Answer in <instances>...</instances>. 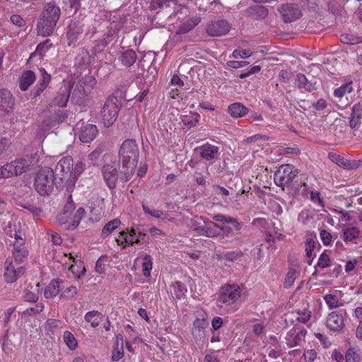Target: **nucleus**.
I'll list each match as a JSON object with an SVG mask.
<instances>
[{
  "label": "nucleus",
  "instance_id": "nucleus-40",
  "mask_svg": "<svg viewBox=\"0 0 362 362\" xmlns=\"http://www.w3.org/2000/svg\"><path fill=\"white\" fill-rule=\"evenodd\" d=\"M320 239L325 246L331 245L332 241L337 238V235H333L325 229H322L320 232Z\"/></svg>",
  "mask_w": 362,
  "mask_h": 362
},
{
  "label": "nucleus",
  "instance_id": "nucleus-27",
  "mask_svg": "<svg viewBox=\"0 0 362 362\" xmlns=\"http://www.w3.org/2000/svg\"><path fill=\"white\" fill-rule=\"evenodd\" d=\"M35 79V74L33 71L27 70L23 71L19 78V87L21 90L23 91L27 90Z\"/></svg>",
  "mask_w": 362,
  "mask_h": 362
},
{
  "label": "nucleus",
  "instance_id": "nucleus-50",
  "mask_svg": "<svg viewBox=\"0 0 362 362\" xmlns=\"http://www.w3.org/2000/svg\"><path fill=\"white\" fill-rule=\"evenodd\" d=\"M331 259L328 255L326 254L325 252H322L319 259L317 264V267H319L321 269H325L326 267L331 266Z\"/></svg>",
  "mask_w": 362,
  "mask_h": 362
},
{
  "label": "nucleus",
  "instance_id": "nucleus-55",
  "mask_svg": "<svg viewBox=\"0 0 362 362\" xmlns=\"http://www.w3.org/2000/svg\"><path fill=\"white\" fill-rule=\"evenodd\" d=\"M296 279V271L294 269H289L288 272L286 274V276L285 278L284 281V287L285 288H290L294 281Z\"/></svg>",
  "mask_w": 362,
  "mask_h": 362
},
{
  "label": "nucleus",
  "instance_id": "nucleus-10",
  "mask_svg": "<svg viewBox=\"0 0 362 362\" xmlns=\"http://www.w3.org/2000/svg\"><path fill=\"white\" fill-rule=\"evenodd\" d=\"M277 11L286 23L296 21L302 16L299 7L294 4H282L278 6Z\"/></svg>",
  "mask_w": 362,
  "mask_h": 362
},
{
  "label": "nucleus",
  "instance_id": "nucleus-15",
  "mask_svg": "<svg viewBox=\"0 0 362 362\" xmlns=\"http://www.w3.org/2000/svg\"><path fill=\"white\" fill-rule=\"evenodd\" d=\"M76 128L79 129L78 136L79 139L83 143H89L92 141L98 134V128L95 125L92 124H81L78 122L76 124Z\"/></svg>",
  "mask_w": 362,
  "mask_h": 362
},
{
  "label": "nucleus",
  "instance_id": "nucleus-63",
  "mask_svg": "<svg viewBox=\"0 0 362 362\" xmlns=\"http://www.w3.org/2000/svg\"><path fill=\"white\" fill-rule=\"evenodd\" d=\"M105 151V146L103 144L99 145L94 151L89 154V158L92 160L98 159Z\"/></svg>",
  "mask_w": 362,
  "mask_h": 362
},
{
  "label": "nucleus",
  "instance_id": "nucleus-8",
  "mask_svg": "<svg viewBox=\"0 0 362 362\" xmlns=\"http://www.w3.org/2000/svg\"><path fill=\"white\" fill-rule=\"evenodd\" d=\"M85 24L78 18H74L69 22L66 32L69 46L76 45L77 40L84 32Z\"/></svg>",
  "mask_w": 362,
  "mask_h": 362
},
{
  "label": "nucleus",
  "instance_id": "nucleus-23",
  "mask_svg": "<svg viewBox=\"0 0 362 362\" xmlns=\"http://www.w3.org/2000/svg\"><path fill=\"white\" fill-rule=\"evenodd\" d=\"M172 6L173 7V13L175 16L178 15V13L181 12V10L185 8L182 5H177L175 0H153L151 3V7L153 9L160 8L163 10H167Z\"/></svg>",
  "mask_w": 362,
  "mask_h": 362
},
{
  "label": "nucleus",
  "instance_id": "nucleus-3",
  "mask_svg": "<svg viewBox=\"0 0 362 362\" xmlns=\"http://www.w3.org/2000/svg\"><path fill=\"white\" fill-rule=\"evenodd\" d=\"M61 16L59 5L53 0L43 5L37 23L38 35L47 37L52 35Z\"/></svg>",
  "mask_w": 362,
  "mask_h": 362
},
{
  "label": "nucleus",
  "instance_id": "nucleus-56",
  "mask_svg": "<svg viewBox=\"0 0 362 362\" xmlns=\"http://www.w3.org/2000/svg\"><path fill=\"white\" fill-rule=\"evenodd\" d=\"M44 309V305L42 303H38L33 307L27 308L23 313L27 315H33L41 313Z\"/></svg>",
  "mask_w": 362,
  "mask_h": 362
},
{
  "label": "nucleus",
  "instance_id": "nucleus-13",
  "mask_svg": "<svg viewBox=\"0 0 362 362\" xmlns=\"http://www.w3.org/2000/svg\"><path fill=\"white\" fill-rule=\"evenodd\" d=\"M4 277L6 283L11 284L15 282L20 276L25 272L23 267H18L17 268L13 264L12 259L8 257L6 259L4 264Z\"/></svg>",
  "mask_w": 362,
  "mask_h": 362
},
{
  "label": "nucleus",
  "instance_id": "nucleus-19",
  "mask_svg": "<svg viewBox=\"0 0 362 362\" xmlns=\"http://www.w3.org/2000/svg\"><path fill=\"white\" fill-rule=\"evenodd\" d=\"M245 16L253 21H260L266 18L269 14L268 8L262 5L250 6L245 11Z\"/></svg>",
  "mask_w": 362,
  "mask_h": 362
},
{
  "label": "nucleus",
  "instance_id": "nucleus-33",
  "mask_svg": "<svg viewBox=\"0 0 362 362\" xmlns=\"http://www.w3.org/2000/svg\"><path fill=\"white\" fill-rule=\"evenodd\" d=\"M59 292V281L57 280H52L46 286L44 296L46 298H52L56 296Z\"/></svg>",
  "mask_w": 362,
  "mask_h": 362
},
{
  "label": "nucleus",
  "instance_id": "nucleus-52",
  "mask_svg": "<svg viewBox=\"0 0 362 362\" xmlns=\"http://www.w3.org/2000/svg\"><path fill=\"white\" fill-rule=\"evenodd\" d=\"M324 299L330 309L336 308L339 306L338 299L334 294H327Z\"/></svg>",
  "mask_w": 362,
  "mask_h": 362
},
{
  "label": "nucleus",
  "instance_id": "nucleus-39",
  "mask_svg": "<svg viewBox=\"0 0 362 362\" xmlns=\"http://www.w3.org/2000/svg\"><path fill=\"white\" fill-rule=\"evenodd\" d=\"M100 313L98 311L93 310L88 312L85 315V319L90 322L93 327H97L100 323Z\"/></svg>",
  "mask_w": 362,
  "mask_h": 362
},
{
  "label": "nucleus",
  "instance_id": "nucleus-14",
  "mask_svg": "<svg viewBox=\"0 0 362 362\" xmlns=\"http://www.w3.org/2000/svg\"><path fill=\"white\" fill-rule=\"evenodd\" d=\"M55 187L59 190L65 189L68 192H71L77 181L76 175L72 173L62 175H54Z\"/></svg>",
  "mask_w": 362,
  "mask_h": 362
},
{
  "label": "nucleus",
  "instance_id": "nucleus-38",
  "mask_svg": "<svg viewBox=\"0 0 362 362\" xmlns=\"http://www.w3.org/2000/svg\"><path fill=\"white\" fill-rule=\"evenodd\" d=\"M153 265V259L151 255H146L144 257V260L142 262V270L143 274L146 277H149L151 275V271L152 269Z\"/></svg>",
  "mask_w": 362,
  "mask_h": 362
},
{
  "label": "nucleus",
  "instance_id": "nucleus-59",
  "mask_svg": "<svg viewBox=\"0 0 362 362\" xmlns=\"http://www.w3.org/2000/svg\"><path fill=\"white\" fill-rule=\"evenodd\" d=\"M85 169V164L82 162H77L75 165L71 168V173L74 175H76V178L78 180L80 175L83 173Z\"/></svg>",
  "mask_w": 362,
  "mask_h": 362
},
{
  "label": "nucleus",
  "instance_id": "nucleus-51",
  "mask_svg": "<svg viewBox=\"0 0 362 362\" xmlns=\"http://www.w3.org/2000/svg\"><path fill=\"white\" fill-rule=\"evenodd\" d=\"M344 358L345 362H356L360 359L358 354L354 348H349L347 349Z\"/></svg>",
  "mask_w": 362,
  "mask_h": 362
},
{
  "label": "nucleus",
  "instance_id": "nucleus-47",
  "mask_svg": "<svg viewBox=\"0 0 362 362\" xmlns=\"http://www.w3.org/2000/svg\"><path fill=\"white\" fill-rule=\"evenodd\" d=\"M340 40L344 44L354 45L360 42L358 37H356L352 34L344 33L341 35Z\"/></svg>",
  "mask_w": 362,
  "mask_h": 362
},
{
  "label": "nucleus",
  "instance_id": "nucleus-9",
  "mask_svg": "<svg viewBox=\"0 0 362 362\" xmlns=\"http://www.w3.org/2000/svg\"><path fill=\"white\" fill-rule=\"evenodd\" d=\"M230 25L226 20L215 19L209 22L205 28L206 33L211 37H218L226 35Z\"/></svg>",
  "mask_w": 362,
  "mask_h": 362
},
{
  "label": "nucleus",
  "instance_id": "nucleus-37",
  "mask_svg": "<svg viewBox=\"0 0 362 362\" xmlns=\"http://www.w3.org/2000/svg\"><path fill=\"white\" fill-rule=\"evenodd\" d=\"M352 90V82L346 83L334 90V95L336 98H341L346 93H350Z\"/></svg>",
  "mask_w": 362,
  "mask_h": 362
},
{
  "label": "nucleus",
  "instance_id": "nucleus-57",
  "mask_svg": "<svg viewBox=\"0 0 362 362\" xmlns=\"http://www.w3.org/2000/svg\"><path fill=\"white\" fill-rule=\"evenodd\" d=\"M75 208L76 206L72 200V196L70 194L68 197L66 204L63 208L62 212L71 215Z\"/></svg>",
  "mask_w": 362,
  "mask_h": 362
},
{
  "label": "nucleus",
  "instance_id": "nucleus-43",
  "mask_svg": "<svg viewBox=\"0 0 362 362\" xmlns=\"http://www.w3.org/2000/svg\"><path fill=\"white\" fill-rule=\"evenodd\" d=\"M173 287L174 290V293L176 298L178 299H180L182 296H184L187 291L185 286L180 281H175L173 284Z\"/></svg>",
  "mask_w": 362,
  "mask_h": 362
},
{
  "label": "nucleus",
  "instance_id": "nucleus-21",
  "mask_svg": "<svg viewBox=\"0 0 362 362\" xmlns=\"http://www.w3.org/2000/svg\"><path fill=\"white\" fill-rule=\"evenodd\" d=\"M327 326L331 331L341 332L344 326L342 315L336 312L331 313L327 320Z\"/></svg>",
  "mask_w": 362,
  "mask_h": 362
},
{
  "label": "nucleus",
  "instance_id": "nucleus-24",
  "mask_svg": "<svg viewBox=\"0 0 362 362\" xmlns=\"http://www.w3.org/2000/svg\"><path fill=\"white\" fill-rule=\"evenodd\" d=\"M362 119V100L354 105L350 115L349 127L357 129L361 124Z\"/></svg>",
  "mask_w": 362,
  "mask_h": 362
},
{
  "label": "nucleus",
  "instance_id": "nucleus-32",
  "mask_svg": "<svg viewBox=\"0 0 362 362\" xmlns=\"http://www.w3.org/2000/svg\"><path fill=\"white\" fill-rule=\"evenodd\" d=\"M86 211L83 208L80 207L77 209L69 225H67L66 230H73L79 225L81 220L85 216Z\"/></svg>",
  "mask_w": 362,
  "mask_h": 362
},
{
  "label": "nucleus",
  "instance_id": "nucleus-25",
  "mask_svg": "<svg viewBox=\"0 0 362 362\" xmlns=\"http://www.w3.org/2000/svg\"><path fill=\"white\" fill-rule=\"evenodd\" d=\"M201 17L199 16H195L187 19L178 28L175 33V37H177V35L190 32L201 22Z\"/></svg>",
  "mask_w": 362,
  "mask_h": 362
},
{
  "label": "nucleus",
  "instance_id": "nucleus-34",
  "mask_svg": "<svg viewBox=\"0 0 362 362\" xmlns=\"http://www.w3.org/2000/svg\"><path fill=\"white\" fill-rule=\"evenodd\" d=\"M143 211L145 214L150 215L156 218L168 219L169 221H173L174 218H168L167 214H165L162 211L158 209H150L148 206L144 204L142 205Z\"/></svg>",
  "mask_w": 362,
  "mask_h": 362
},
{
  "label": "nucleus",
  "instance_id": "nucleus-44",
  "mask_svg": "<svg viewBox=\"0 0 362 362\" xmlns=\"http://www.w3.org/2000/svg\"><path fill=\"white\" fill-rule=\"evenodd\" d=\"M124 356L123 351V341L121 344H119V341H117L115 343V348L112 351V360L113 361H117Z\"/></svg>",
  "mask_w": 362,
  "mask_h": 362
},
{
  "label": "nucleus",
  "instance_id": "nucleus-4",
  "mask_svg": "<svg viewBox=\"0 0 362 362\" xmlns=\"http://www.w3.org/2000/svg\"><path fill=\"white\" fill-rule=\"evenodd\" d=\"M122 100H126L125 96L119 90L107 98L101 111L102 121L105 127H111L117 120L123 105Z\"/></svg>",
  "mask_w": 362,
  "mask_h": 362
},
{
  "label": "nucleus",
  "instance_id": "nucleus-1",
  "mask_svg": "<svg viewBox=\"0 0 362 362\" xmlns=\"http://www.w3.org/2000/svg\"><path fill=\"white\" fill-rule=\"evenodd\" d=\"M212 218L214 221H210V226L197 225L194 231L199 235L219 238L221 243H226L232 242L235 234L240 233L243 228V223L233 216L217 214Z\"/></svg>",
  "mask_w": 362,
  "mask_h": 362
},
{
  "label": "nucleus",
  "instance_id": "nucleus-58",
  "mask_svg": "<svg viewBox=\"0 0 362 362\" xmlns=\"http://www.w3.org/2000/svg\"><path fill=\"white\" fill-rule=\"evenodd\" d=\"M28 251L25 248L13 251V257L16 262L18 264L21 263L23 259L27 257Z\"/></svg>",
  "mask_w": 362,
  "mask_h": 362
},
{
  "label": "nucleus",
  "instance_id": "nucleus-31",
  "mask_svg": "<svg viewBox=\"0 0 362 362\" xmlns=\"http://www.w3.org/2000/svg\"><path fill=\"white\" fill-rule=\"evenodd\" d=\"M137 59V55L136 52L132 49H127L123 52L119 57V60L122 62V64L127 66L130 67L132 66Z\"/></svg>",
  "mask_w": 362,
  "mask_h": 362
},
{
  "label": "nucleus",
  "instance_id": "nucleus-11",
  "mask_svg": "<svg viewBox=\"0 0 362 362\" xmlns=\"http://www.w3.org/2000/svg\"><path fill=\"white\" fill-rule=\"evenodd\" d=\"M119 235L124 238L123 240H120L119 239H116L117 243L120 245H123L124 243L127 245H132L134 243L140 244L144 243H147L145 240V237L146 234L138 228H132L129 234L125 230H122L119 233Z\"/></svg>",
  "mask_w": 362,
  "mask_h": 362
},
{
  "label": "nucleus",
  "instance_id": "nucleus-6",
  "mask_svg": "<svg viewBox=\"0 0 362 362\" xmlns=\"http://www.w3.org/2000/svg\"><path fill=\"white\" fill-rule=\"evenodd\" d=\"M298 170L293 165H283L280 166L274 173V183L283 189L285 187H291L296 190L297 187L295 186L294 182L295 179L298 176Z\"/></svg>",
  "mask_w": 362,
  "mask_h": 362
},
{
  "label": "nucleus",
  "instance_id": "nucleus-2",
  "mask_svg": "<svg viewBox=\"0 0 362 362\" xmlns=\"http://www.w3.org/2000/svg\"><path fill=\"white\" fill-rule=\"evenodd\" d=\"M139 156V147L134 139H127L122 144L119 151V156L123 168L119 176V180L122 182H128L134 174Z\"/></svg>",
  "mask_w": 362,
  "mask_h": 362
},
{
  "label": "nucleus",
  "instance_id": "nucleus-16",
  "mask_svg": "<svg viewBox=\"0 0 362 362\" xmlns=\"http://www.w3.org/2000/svg\"><path fill=\"white\" fill-rule=\"evenodd\" d=\"M102 173L106 185L110 189H115L119 178L117 165L114 163H107L102 168Z\"/></svg>",
  "mask_w": 362,
  "mask_h": 362
},
{
  "label": "nucleus",
  "instance_id": "nucleus-42",
  "mask_svg": "<svg viewBox=\"0 0 362 362\" xmlns=\"http://www.w3.org/2000/svg\"><path fill=\"white\" fill-rule=\"evenodd\" d=\"M316 239L317 238L315 236L314 238H307L305 240V252L308 258H311L313 256V251L316 245Z\"/></svg>",
  "mask_w": 362,
  "mask_h": 362
},
{
  "label": "nucleus",
  "instance_id": "nucleus-54",
  "mask_svg": "<svg viewBox=\"0 0 362 362\" xmlns=\"http://www.w3.org/2000/svg\"><path fill=\"white\" fill-rule=\"evenodd\" d=\"M9 163L0 167V179L13 177Z\"/></svg>",
  "mask_w": 362,
  "mask_h": 362
},
{
  "label": "nucleus",
  "instance_id": "nucleus-26",
  "mask_svg": "<svg viewBox=\"0 0 362 362\" xmlns=\"http://www.w3.org/2000/svg\"><path fill=\"white\" fill-rule=\"evenodd\" d=\"M73 167V158L67 156L62 158L57 164L54 173V175H62L71 173Z\"/></svg>",
  "mask_w": 362,
  "mask_h": 362
},
{
  "label": "nucleus",
  "instance_id": "nucleus-61",
  "mask_svg": "<svg viewBox=\"0 0 362 362\" xmlns=\"http://www.w3.org/2000/svg\"><path fill=\"white\" fill-rule=\"evenodd\" d=\"M243 255V252L242 251H233L226 253L224 255V258L226 260L233 262L241 257Z\"/></svg>",
  "mask_w": 362,
  "mask_h": 362
},
{
  "label": "nucleus",
  "instance_id": "nucleus-29",
  "mask_svg": "<svg viewBox=\"0 0 362 362\" xmlns=\"http://www.w3.org/2000/svg\"><path fill=\"white\" fill-rule=\"evenodd\" d=\"M228 112L233 118H240L249 112V110L241 103H234L228 107Z\"/></svg>",
  "mask_w": 362,
  "mask_h": 362
},
{
  "label": "nucleus",
  "instance_id": "nucleus-12",
  "mask_svg": "<svg viewBox=\"0 0 362 362\" xmlns=\"http://www.w3.org/2000/svg\"><path fill=\"white\" fill-rule=\"evenodd\" d=\"M14 105L15 98L11 91L6 88L0 89V117L10 114Z\"/></svg>",
  "mask_w": 362,
  "mask_h": 362
},
{
  "label": "nucleus",
  "instance_id": "nucleus-45",
  "mask_svg": "<svg viewBox=\"0 0 362 362\" xmlns=\"http://www.w3.org/2000/svg\"><path fill=\"white\" fill-rule=\"evenodd\" d=\"M81 0H68L66 11L69 15H74L81 8Z\"/></svg>",
  "mask_w": 362,
  "mask_h": 362
},
{
  "label": "nucleus",
  "instance_id": "nucleus-64",
  "mask_svg": "<svg viewBox=\"0 0 362 362\" xmlns=\"http://www.w3.org/2000/svg\"><path fill=\"white\" fill-rule=\"evenodd\" d=\"M292 78V73L287 69H283L279 75V81L284 83L288 82Z\"/></svg>",
  "mask_w": 362,
  "mask_h": 362
},
{
  "label": "nucleus",
  "instance_id": "nucleus-28",
  "mask_svg": "<svg viewBox=\"0 0 362 362\" xmlns=\"http://www.w3.org/2000/svg\"><path fill=\"white\" fill-rule=\"evenodd\" d=\"M70 96V87L64 86V88H60L57 95L53 100L54 105H57L60 107H64L66 106V104L69 101V98Z\"/></svg>",
  "mask_w": 362,
  "mask_h": 362
},
{
  "label": "nucleus",
  "instance_id": "nucleus-62",
  "mask_svg": "<svg viewBox=\"0 0 362 362\" xmlns=\"http://www.w3.org/2000/svg\"><path fill=\"white\" fill-rule=\"evenodd\" d=\"M232 55H233V57L235 58V59H238V58L245 59V58L249 57L251 55V52L249 49H241V50L235 49L233 52Z\"/></svg>",
  "mask_w": 362,
  "mask_h": 362
},
{
  "label": "nucleus",
  "instance_id": "nucleus-20",
  "mask_svg": "<svg viewBox=\"0 0 362 362\" xmlns=\"http://www.w3.org/2000/svg\"><path fill=\"white\" fill-rule=\"evenodd\" d=\"M31 161L28 158H21L9 163L13 176L20 175L27 172L30 166Z\"/></svg>",
  "mask_w": 362,
  "mask_h": 362
},
{
  "label": "nucleus",
  "instance_id": "nucleus-30",
  "mask_svg": "<svg viewBox=\"0 0 362 362\" xmlns=\"http://www.w3.org/2000/svg\"><path fill=\"white\" fill-rule=\"evenodd\" d=\"M342 239L346 243H354V240L359 238L361 231L355 226L344 227L342 229Z\"/></svg>",
  "mask_w": 362,
  "mask_h": 362
},
{
  "label": "nucleus",
  "instance_id": "nucleus-60",
  "mask_svg": "<svg viewBox=\"0 0 362 362\" xmlns=\"http://www.w3.org/2000/svg\"><path fill=\"white\" fill-rule=\"evenodd\" d=\"M107 256H101L95 264V271L99 274H103L105 272V265L107 261Z\"/></svg>",
  "mask_w": 362,
  "mask_h": 362
},
{
  "label": "nucleus",
  "instance_id": "nucleus-36",
  "mask_svg": "<svg viewBox=\"0 0 362 362\" xmlns=\"http://www.w3.org/2000/svg\"><path fill=\"white\" fill-rule=\"evenodd\" d=\"M121 223L119 218H115L105 225L102 230V236H108Z\"/></svg>",
  "mask_w": 362,
  "mask_h": 362
},
{
  "label": "nucleus",
  "instance_id": "nucleus-22",
  "mask_svg": "<svg viewBox=\"0 0 362 362\" xmlns=\"http://www.w3.org/2000/svg\"><path fill=\"white\" fill-rule=\"evenodd\" d=\"M317 82L309 81L303 74H298L295 78V86L299 89L312 92L317 89Z\"/></svg>",
  "mask_w": 362,
  "mask_h": 362
},
{
  "label": "nucleus",
  "instance_id": "nucleus-48",
  "mask_svg": "<svg viewBox=\"0 0 362 362\" xmlns=\"http://www.w3.org/2000/svg\"><path fill=\"white\" fill-rule=\"evenodd\" d=\"M296 314L298 315L296 320L303 323L307 322L311 317V312L307 308L296 310Z\"/></svg>",
  "mask_w": 362,
  "mask_h": 362
},
{
  "label": "nucleus",
  "instance_id": "nucleus-41",
  "mask_svg": "<svg viewBox=\"0 0 362 362\" xmlns=\"http://www.w3.org/2000/svg\"><path fill=\"white\" fill-rule=\"evenodd\" d=\"M33 288V287L31 286L30 287V289L29 288V287L28 286L27 288H25L24 289V299L25 301L27 302H30V303H35V302H37V300H38L39 298V296H38V292H35V291H31V289Z\"/></svg>",
  "mask_w": 362,
  "mask_h": 362
},
{
  "label": "nucleus",
  "instance_id": "nucleus-49",
  "mask_svg": "<svg viewBox=\"0 0 362 362\" xmlns=\"http://www.w3.org/2000/svg\"><path fill=\"white\" fill-rule=\"evenodd\" d=\"M71 216L62 211L56 216V221L59 225L64 226V229L66 230L67 225L70 223Z\"/></svg>",
  "mask_w": 362,
  "mask_h": 362
},
{
  "label": "nucleus",
  "instance_id": "nucleus-5",
  "mask_svg": "<svg viewBox=\"0 0 362 362\" xmlns=\"http://www.w3.org/2000/svg\"><path fill=\"white\" fill-rule=\"evenodd\" d=\"M54 170L48 167L42 168L36 175L35 189L42 197L49 196L55 186Z\"/></svg>",
  "mask_w": 362,
  "mask_h": 362
},
{
  "label": "nucleus",
  "instance_id": "nucleus-18",
  "mask_svg": "<svg viewBox=\"0 0 362 362\" xmlns=\"http://www.w3.org/2000/svg\"><path fill=\"white\" fill-rule=\"evenodd\" d=\"M40 78L34 88L31 90V95L33 98L40 96L46 89L51 80V75L44 68L40 69Z\"/></svg>",
  "mask_w": 362,
  "mask_h": 362
},
{
  "label": "nucleus",
  "instance_id": "nucleus-7",
  "mask_svg": "<svg viewBox=\"0 0 362 362\" xmlns=\"http://www.w3.org/2000/svg\"><path fill=\"white\" fill-rule=\"evenodd\" d=\"M240 287L237 284H226L222 286L218 293V301L223 304L231 305L241 296Z\"/></svg>",
  "mask_w": 362,
  "mask_h": 362
},
{
  "label": "nucleus",
  "instance_id": "nucleus-17",
  "mask_svg": "<svg viewBox=\"0 0 362 362\" xmlns=\"http://www.w3.org/2000/svg\"><path fill=\"white\" fill-rule=\"evenodd\" d=\"M199 153L200 157L213 163L219 155L218 147L206 143L196 149Z\"/></svg>",
  "mask_w": 362,
  "mask_h": 362
},
{
  "label": "nucleus",
  "instance_id": "nucleus-35",
  "mask_svg": "<svg viewBox=\"0 0 362 362\" xmlns=\"http://www.w3.org/2000/svg\"><path fill=\"white\" fill-rule=\"evenodd\" d=\"M361 160H349L342 157L339 166L344 170H351L359 168Z\"/></svg>",
  "mask_w": 362,
  "mask_h": 362
},
{
  "label": "nucleus",
  "instance_id": "nucleus-53",
  "mask_svg": "<svg viewBox=\"0 0 362 362\" xmlns=\"http://www.w3.org/2000/svg\"><path fill=\"white\" fill-rule=\"evenodd\" d=\"M208 325V322L206 319H197L194 322V330L193 333L194 334L197 331L201 332L203 331Z\"/></svg>",
  "mask_w": 362,
  "mask_h": 362
},
{
  "label": "nucleus",
  "instance_id": "nucleus-46",
  "mask_svg": "<svg viewBox=\"0 0 362 362\" xmlns=\"http://www.w3.org/2000/svg\"><path fill=\"white\" fill-rule=\"evenodd\" d=\"M78 294V289L75 286H70L66 288L61 294V298L73 299Z\"/></svg>",
  "mask_w": 362,
  "mask_h": 362
}]
</instances>
